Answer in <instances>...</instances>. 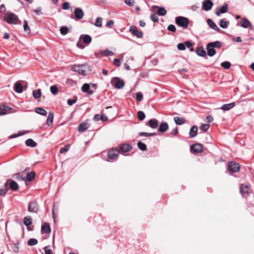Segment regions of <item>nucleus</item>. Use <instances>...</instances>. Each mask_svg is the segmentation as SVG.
Returning <instances> with one entry per match:
<instances>
[{
  "label": "nucleus",
  "instance_id": "1",
  "mask_svg": "<svg viewBox=\"0 0 254 254\" xmlns=\"http://www.w3.org/2000/svg\"><path fill=\"white\" fill-rule=\"evenodd\" d=\"M71 69L82 75H86L90 72L89 66L86 64L74 65L71 67Z\"/></svg>",
  "mask_w": 254,
  "mask_h": 254
},
{
  "label": "nucleus",
  "instance_id": "2",
  "mask_svg": "<svg viewBox=\"0 0 254 254\" xmlns=\"http://www.w3.org/2000/svg\"><path fill=\"white\" fill-rule=\"evenodd\" d=\"M175 22L177 25L186 29L189 24V19L183 16H178L176 18Z\"/></svg>",
  "mask_w": 254,
  "mask_h": 254
},
{
  "label": "nucleus",
  "instance_id": "3",
  "mask_svg": "<svg viewBox=\"0 0 254 254\" xmlns=\"http://www.w3.org/2000/svg\"><path fill=\"white\" fill-rule=\"evenodd\" d=\"M4 19L9 24H15L18 20L17 16L11 12H7L4 16Z\"/></svg>",
  "mask_w": 254,
  "mask_h": 254
},
{
  "label": "nucleus",
  "instance_id": "4",
  "mask_svg": "<svg viewBox=\"0 0 254 254\" xmlns=\"http://www.w3.org/2000/svg\"><path fill=\"white\" fill-rule=\"evenodd\" d=\"M119 154V151L118 149H112L108 151L107 156L111 161H114L117 159Z\"/></svg>",
  "mask_w": 254,
  "mask_h": 254
},
{
  "label": "nucleus",
  "instance_id": "5",
  "mask_svg": "<svg viewBox=\"0 0 254 254\" xmlns=\"http://www.w3.org/2000/svg\"><path fill=\"white\" fill-rule=\"evenodd\" d=\"M39 209L38 204L36 201H32L29 203L28 207V210L30 213H36Z\"/></svg>",
  "mask_w": 254,
  "mask_h": 254
},
{
  "label": "nucleus",
  "instance_id": "6",
  "mask_svg": "<svg viewBox=\"0 0 254 254\" xmlns=\"http://www.w3.org/2000/svg\"><path fill=\"white\" fill-rule=\"evenodd\" d=\"M229 170L232 172H238L240 169V165L235 162H231L228 165Z\"/></svg>",
  "mask_w": 254,
  "mask_h": 254
},
{
  "label": "nucleus",
  "instance_id": "7",
  "mask_svg": "<svg viewBox=\"0 0 254 254\" xmlns=\"http://www.w3.org/2000/svg\"><path fill=\"white\" fill-rule=\"evenodd\" d=\"M129 31L130 32L138 38H142L143 36V33L138 31L136 27L134 25H131L129 28Z\"/></svg>",
  "mask_w": 254,
  "mask_h": 254
},
{
  "label": "nucleus",
  "instance_id": "8",
  "mask_svg": "<svg viewBox=\"0 0 254 254\" xmlns=\"http://www.w3.org/2000/svg\"><path fill=\"white\" fill-rule=\"evenodd\" d=\"M190 151L195 153H200L203 150V147L201 144L196 143L191 145L190 147Z\"/></svg>",
  "mask_w": 254,
  "mask_h": 254
},
{
  "label": "nucleus",
  "instance_id": "9",
  "mask_svg": "<svg viewBox=\"0 0 254 254\" xmlns=\"http://www.w3.org/2000/svg\"><path fill=\"white\" fill-rule=\"evenodd\" d=\"M74 14L76 19L80 20L82 18L84 15V12L81 8H75L74 11Z\"/></svg>",
  "mask_w": 254,
  "mask_h": 254
},
{
  "label": "nucleus",
  "instance_id": "10",
  "mask_svg": "<svg viewBox=\"0 0 254 254\" xmlns=\"http://www.w3.org/2000/svg\"><path fill=\"white\" fill-rule=\"evenodd\" d=\"M81 91L83 92L87 93L89 95L93 93V90L90 89V84L88 83H84L81 88Z\"/></svg>",
  "mask_w": 254,
  "mask_h": 254
},
{
  "label": "nucleus",
  "instance_id": "11",
  "mask_svg": "<svg viewBox=\"0 0 254 254\" xmlns=\"http://www.w3.org/2000/svg\"><path fill=\"white\" fill-rule=\"evenodd\" d=\"M250 190V186L245 184H242L240 188V191L243 197L245 194H248Z\"/></svg>",
  "mask_w": 254,
  "mask_h": 254
},
{
  "label": "nucleus",
  "instance_id": "12",
  "mask_svg": "<svg viewBox=\"0 0 254 254\" xmlns=\"http://www.w3.org/2000/svg\"><path fill=\"white\" fill-rule=\"evenodd\" d=\"M111 84L117 89H121L125 85L124 80H111Z\"/></svg>",
  "mask_w": 254,
  "mask_h": 254
},
{
  "label": "nucleus",
  "instance_id": "13",
  "mask_svg": "<svg viewBox=\"0 0 254 254\" xmlns=\"http://www.w3.org/2000/svg\"><path fill=\"white\" fill-rule=\"evenodd\" d=\"M146 125L149 126L153 129H155L158 126V122L157 120L154 119H150L148 123L146 124Z\"/></svg>",
  "mask_w": 254,
  "mask_h": 254
},
{
  "label": "nucleus",
  "instance_id": "14",
  "mask_svg": "<svg viewBox=\"0 0 254 254\" xmlns=\"http://www.w3.org/2000/svg\"><path fill=\"white\" fill-rule=\"evenodd\" d=\"M132 149V146L129 144H123L120 147V150L123 153L127 152Z\"/></svg>",
  "mask_w": 254,
  "mask_h": 254
},
{
  "label": "nucleus",
  "instance_id": "15",
  "mask_svg": "<svg viewBox=\"0 0 254 254\" xmlns=\"http://www.w3.org/2000/svg\"><path fill=\"white\" fill-rule=\"evenodd\" d=\"M213 5V2L210 0H207L203 2V8L205 11L210 10Z\"/></svg>",
  "mask_w": 254,
  "mask_h": 254
},
{
  "label": "nucleus",
  "instance_id": "16",
  "mask_svg": "<svg viewBox=\"0 0 254 254\" xmlns=\"http://www.w3.org/2000/svg\"><path fill=\"white\" fill-rule=\"evenodd\" d=\"M6 182H7V186L8 185V183H9V187L11 190L15 191L18 189V185L15 181L8 180Z\"/></svg>",
  "mask_w": 254,
  "mask_h": 254
},
{
  "label": "nucleus",
  "instance_id": "17",
  "mask_svg": "<svg viewBox=\"0 0 254 254\" xmlns=\"http://www.w3.org/2000/svg\"><path fill=\"white\" fill-rule=\"evenodd\" d=\"M13 90L18 93H21L23 92V87L20 83L16 82L15 83Z\"/></svg>",
  "mask_w": 254,
  "mask_h": 254
},
{
  "label": "nucleus",
  "instance_id": "18",
  "mask_svg": "<svg viewBox=\"0 0 254 254\" xmlns=\"http://www.w3.org/2000/svg\"><path fill=\"white\" fill-rule=\"evenodd\" d=\"M169 127L168 125L166 122L162 123L159 127L158 131L160 132H164L168 130Z\"/></svg>",
  "mask_w": 254,
  "mask_h": 254
},
{
  "label": "nucleus",
  "instance_id": "19",
  "mask_svg": "<svg viewBox=\"0 0 254 254\" xmlns=\"http://www.w3.org/2000/svg\"><path fill=\"white\" fill-rule=\"evenodd\" d=\"M207 23L208 25L209 26L210 28L212 29L219 32L220 29L216 25V24L210 19H208L207 20Z\"/></svg>",
  "mask_w": 254,
  "mask_h": 254
},
{
  "label": "nucleus",
  "instance_id": "20",
  "mask_svg": "<svg viewBox=\"0 0 254 254\" xmlns=\"http://www.w3.org/2000/svg\"><path fill=\"white\" fill-rule=\"evenodd\" d=\"M228 5L227 3H225L221 7L220 10H216L215 11V14L217 16H219L220 13H226L228 11Z\"/></svg>",
  "mask_w": 254,
  "mask_h": 254
},
{
  "label": "nucleus",
  "instance_id": "21",
  "mask_svg": "<svg viewBox=\"0 0 254 254\" xmlns=\"http://www.w3.org/2000/svg\"><path fill=\"white\" fill-rule=\"evenodd\" d=\"M41 230L42 232L49 234L51 232V228L48 223H45L42 225Z\"/></svg>",
  "mask_w": 254,
  "mask_h": 254
},
{
  "label": "nucleus",
  "instance_id": "22",
  "mask_svg": "<svg viewBox=\"0 0 254 254\" xmlns=\"http://www.w3.org/2000/svg\"><path fill=\"white\" fill-rule=\"evenodd\" d=\"M89 128L88 124L83 123L79 124L78 128V131L80 132H83Z\"/></svg>",
  "mask_w": 254,
  "mask_h": 254
},
{
  "label": "nucleus",
  "instance_id": "23",
  "mask_svg": "<svg viewBox=\"0 0 254 254\" xmlns=\"http://www.w3.org/2000/svg\"><path fill=\"white\" fill-rule=\"evenodd\" d=\"M197 133V127L196 126H192L190 131L189 135L190 138L195 137Z\"/></svg>",
  "mask_w": 254,
  "mask_h": 254
},
{
  "label": "nucleus",
  "instance_id": "24",
  "mask_svg": "<svg viewBox=\"0 0 254 254\" xmlns=\"http://www.w3.org/2000/svg\"><path fill=\"white\" fill-rule=\"evenodd\" d=\"M235 106V103H231L230 104H224L221 106V109L224 111H228L233 108Z\"/></svg>",
  "mask_w": 254,
  "mask_h": 254
},
{
  "label": "nucleus",
  "instance_id": "25",
  "mask_svg": "<svg viewBox=\"0 0 254 254\" xmlns=\"http://www.w3.org/2000/svg\"><path fill=\"white\" fill-rule=\"evenodd\" d=\"M35 112L41 115L46 116L47 114V111L41 107H37L35 109Z\"/></svg>",
  "mask_w": 254,
  "mask_h": 254
},
{
  "label": "nucleus",
  "instance_id": "26",
  "mask_svg": "<svg viewBox=\"0 0 254 254\" xmlns=\"http://www.w3.org/2000/svg\"><path fill=\"white\" fill-rule=\"evenodd\" d=\"M8 190V187H7V182H6L2 188H0V195L4 196Z\"/></svg>",
  "mask_w": 254,
  "mask_h": 254
},
{
  "label": "nucleus",
  "instance_id": "27",
  "mask_svg": "<svg viewBox=\"0 0 254 254\" xmlns=\"http://www.w3.org/2000/svg\"><path fill=\"white\" fill-rule=\"evenodd\" d=\"M196 53L198 56L201 57H204L206 55V52L202 47H198L196 49Z\"/></svg>",
  "mask_w": 254,
  "mask_h": 254
},
{
  "label": "nucleus",
  "instance_id": "28",
  "mask_svg": "<svg viewBox=\"0 0 254 254\" xmlns=\"http://www.w3.org/2000/svg\"><path fill=\"white\" fill-rule=\"evenodd\" d=\"M206 50L207 51V54L209 56H213L216 54V51L212 47H209L208 44L206 46Z\"/></svg>",
  "mask_w": 254,
  "mask_h": 254
},
{
  "label": "nucleus",
  "instance_id": "29",
  "mask_svg": "<svg viewBox=\"0 0 254 254\" xmlns=\"http://www.w3.org/2000/svg\"><path fill=\"white\" fill-rule=\"evenodd\" d=\"M174 122L178 125H182L185 123V120L179 117H175L174 118Z\"/></svg>",
  "mask_w": 254,
  "mask_h": 254
},
{
  "label": "nucleus",
  "instance_id": "30",
  "mask_svg": "<svg viewBox=\"0 0 254 254\" xmlns=\"http://www.w3.org/2000/svg\"><path fill=\"white\" fill-rule=\"evenodd\" d=\"M54 113L50 112L47 119V124L48 126L51 125L53 123Z\"/></svg>",
  "mask_w": 254,
  "mask_h": 254
},
{
  "label": "nucleus",
  "instance_id": "31",
  "mask_svg": "<svg viewBox=\"0 0 254 254\" xmlns=\"http://www.w3.org/2000/svg\"><path fill=\"white\" fill-rule=\"evenodd\" d=\"M25 144L27 146H30L32 147H35L37 145L36 142L31 138L28 139L26 141Z\"/></svg>",
  "mask_w": 254,
  "mask_h": 254
},
{
  "label": "nucleus",
  "instance_id": "32",
  "mask_svg": "<svg viewBox=\"0 0 254 254\" xmlns=\"http://www.w3.org/2000/svg\"><path fill=\"white\" fill-rule=\"evenodd\" d=\"M209 47L220 48L221 47V43L219 41H215L208 43Z\"/></svg>",
  "mask_w": 254,
  "mask_h": 254
},
{
  "label": "nucleus",
  "instance_id": "33",
  "mask_svg": "<svg viewBox=\"0 0 254 254\" xmlns=\"http://www.w3.org/2000/svg\"><path fill=\"white\" fill-rule=\"evenodd\" d=\"M81 37L82 38L83 41L85 44H89L91 42L92 38L88 35H83Z\"/></svg>",
  "mask_w": 254,
  "mask_h": 254
},
{
  "label": "nucleus",
  "instance_id": "34",
  "mask_svg": "<svg viewBox=\"0 0 254 254\" xmlns=\"http://www.w3.org/2000/svg\"><path fill=\"white\" fill-rule=\"evenodd\" d=\"M32 95L33 97L35 99H39L41 96V92L40 89L34 90L32 92Z\"/></svg>",
  "mask_w": 254,
  "mask_h": 254
},
{
  "label": "nucleus",
  "instance_id": "35",
  "mask_svg": "<svg viewBox=\"0 0 254 254\" xmlns=\"http://www.w3.org/2000/svg\"><path fill=\"white\" fill-rule=\"evenodd\" d=\"M240 23L241 26L244 28H247L251 24L250 21L247 18L242 19Z\"/></svg>",
  "mask_w": 254,
  "mask_h": 254
},
{
  "label": "nucleus",
  "instance_id": "36",
  "mask_svg": "<svg viewBox=\"0 0 254 254\" xmlns=\"http://www.w3.org/2000/svg\"><path fill=\"white\" fill-rule=\"evenodd\" d=\"M23 223L28 227L32 224V219L30 217H25L23 219Z\"/></svg>",
  "mask_w": 254,
  "mask_h": 254
},
{
  "label": "nucleus",
  "instance_id": "37",
  "mask_svg": "<svg viewBox=\"0 0 254 254\" xmlns=\"http://www.w3.org/2000/svg\"><path fill=\"white\" fill-rule=\"evenodd\" d=\"M35 174L34 172L28 173L26 177V180L30 182L33 180L35 178Z\"/></svg>",
  "mask_w": 254,
  "mask_h": 254
},
{
  "label": "nucleus",
  "instance_id": "38",
  "mask_svg": "<svg viewBox=\"0 0 254 254\" xmlns=\"http://www.w3.org/2000/svg\"><path fill=\"white\" fill-rule=\"evenodd\" d=\"M23 28L24 31L27 34H29L30 33V29L28 25V22L26 20H24L23 21Z\"/></svg>",
  "mask_w": 254,
  "mask_h": 254
},
{
  "label": "nucleus",
  "instance_id": "39",
  "mask_svg": "<svg viewBox=\"0 0 254 254\" xmlns=\"http://www.w3.org/2000/svg\"><path fill=\"white\" fill-rule=\"evenodd\" d=\"M38 244V240L36 239H30L27 242V245L30 246H34Z\"/></svg>",
  "mask_w": 254,
  "mask_h": 254
},
{
  "label": "nucleus",
  "instance_id": "40",
  "mask_svg": "<svg viewBox=\"0 0 254 254\" xmlns=\"http://www.w3.org/2000/svg\"><path fill=\"white\" fill-rule=\"evenodd\" d=\"M157 14L160 16H164L167 13L166 10L163 7H160L157 10Z\"/></svg>",
  "mask_w": 254,
  "mask_h": 254
},
{
  "label": "nucleus",
  "instance_id": "41",
  "mask_svg": "<svg viewBox=\"0 0 254 254\" xmlns=\"http://www.w3.org/2000/svg\"><path fill=\"white\" fill-rule=\"evenodd\" d=\"M137 146L138 148L142 151H145L147 149L146 145L141 141L138 142Z\"/></svg>",
  "mask_w": 254,
  "mask_h": 254
},
{
  "label": "nucleus",
  "instance_id": "42",
  "mask_svg": "<svg viewBox=\"0 0 254 254\" xmlns=\"http://www.w3.org/2000/svg\"><path fill=\"white\" fill-rule=\"evenodd\" d=\"M145 117V114L143 112L139 111L137 112V118L139 120L143 121Z\"/></svg>",
  "mask_w": 254,
  "mask_h": 254
},
{
  "label": "nucleus",
  "instance_id": "43",
  "mask_svg": "<svg viewBox=\"0 0 254 254\" xmlns=\"http://www.w3.org/2000/svg\"><path fill=\"white\" fill-rule=\"evenodd\" d=\"M228 22L226 21L224 19H221L220 20L219 25L222 28H226L228 26Z\"/></svg>",
  "mask_w": 254,
  "mask_h": 254
},
{
  "label": "nucleus",
  "instance_id": "44",
  "mask_svg": "<svg viewBox=\"0 0 254 254\" xmlns=\"http://www.w3.org/2000/svg\"><path fill=\"white\" fill-rule=\"evenodd\" d=\"M156 135V133H147L145 132H141L139 133V135L140 136H155Z\"/></svg>",
  "mask_w": 254,
  "mask_h": 254
},
{
  "label": "nucleus",
  "instance_id": "45",
  "mask_svg": "<svg viewBox=\"0 0 254 254\" xmlns=\"http://www.w3.org/2000/svg\"><path fill=\"white\" fill-rule=\"evenodd\" d=\"M94 25L98 27H100L102 25V19L101 17H97Z\"/></svg>",
  "mask_w": 254,
  "mask_h": 254
},
{
  "label": "nucleus",
  "instance_id": "46",
  "mask_svg": "<svg viewBox=\"0 0 254 254\" xmlns=\"http://www.w3.org/2000/svg\"><path fill=\"white\" fill-rule=\"evenodd\" d=\"M210 127V125L207 124H202L200 127V129L203 131H206Z\"/></svg>",
  "mask_w": 254,
  "mask_h": 254
},
{
  "label": "nucleus",
  "instance_id": "47",
  "mask_svg": "<svg viewBox=\"0 0 254 254\" xmlns=\"http://www.w3.org/2000/svg\"><path fill=\"white\" fill-rule=\"evenodd\" d=\"M58 87L56 85H53L50 87V91L51 93L54 95L58 93Z\"/></svg>",
  "mask_w": 254,
  "mask_h": 254
},
{
  "label": "nucleus",
  "instance_id": "48",
  "mask_svg": "<svg viewBox=\"0 0 254 254\" xmlns=\"http://www.w3.org/2000/svg\"><path fill=\"white\" fill-rule=\"evenodd\" d=\"M143 99V95L140 92H137L136 93V100L138 102H141Z\"/></svg>",
  "mask_w": 254,
  "mask_h": 254
},
{
  "label": "nucleus",
  "instance_id": "49",
  "mask_svg": "<svg viewBox=\"0 0 254 254\" xmlns=\"http://www.w3.org/2000/svg\"><path fill=\"white\" fill-rule=\"evenodd\" d=\"M221 66L226 69H229L231 66V64L229 62H224L221 63Z\"/></svg>",
  "mask_w": 254,
  "mask_h": 254
},
{
  "label": "nucleus",
  "instance_id": "50",
  "mask_svg": "<svg viewBox=\"0 0 254 254\" xmlns=\"http://www.w3.org/2000/svg\"><path fill=\"white\" fill-rule=\"evenodd\" d=\"M11 109H12L11 108L9 107L4 104H2V105H0V110L1 111H7L11 110Z\"/></svg>",
  "mask_w": 254,
  "mask_h": 254
},
{
  "label": "nucleus",
  "instance_id": "51",
  "mask_svg": "<svg viewBox=\"0 0 254 254\" xmlns=\"http://www.w3.org/2000/svg\"><path fill=\"white\" fill-rule=\"evenodd\" d=\"M150 19L155 22L159 21V18L155 13H153L150 15Z\"/></svg>",
  "mask_w": 254,
  "mask_h": 254
},
{
  "label": "nucleus",
  "instance_id": "52",
  "mask_svg": "<svg viewBox=\"0 0 254 254\" xmlns=\"http://www.w3.org/2000/svg\"><path fill=\"white\" fill-rule=\"evenodd\" d=\"M113 54H114L112 51L108 50H106L102 53V55L105 56H112Z\"/></svg>",
  "mask_w": 254,
  "mask_h": 254
},
{
  "label": "nucleus",
  "instance_id": "53",
  "mask_svg": "<svg viewBox=\"0 0 254 254\" xmlns=\"http://www.w3.org/2000/svg\"><path fill=\"white\" fill-rule=\"evenodd\" d=\"M60 32L62 35H65L67 33L68 28L66 27H61Z\"/></svg>",
  "mask_w": 254,
  "mask_h": 254
},
{
  "label": "nucleus",
  "instance_id": "54",
  "mask_svg": "<svg viewBox=\"0 0 254 254\" xmlns=\"http://www.w3.org/2000/svg\"><path fill=\"white\" fill-rule=\"evenodd\" d=\"M125 3L129 6H133L134 4V0H125Z\"/></svg>",
  "mask_w": 254,
  "mask_h": 254
},
{
  "label": "nucleus",
  "instance_id": "55",
  "mask_svg": "<svg viewBox=\"0 0 254 254\" xmlns=\"http://www.w3.org/2000/svg\"><path fill=\"white\" fill-rule=\"evenodd\" d=\"M184 44L185 45V47H187L189 48H190V50L191 51H193V49L192 48V43L190 42V41H186L184 43Z\"/></svg>",
  "mask_w": 254,
  "mask_h": 254
},
{
  "label": "nucleus",
  "instance_id": "56",
  "mask_svg": "<svg viewBox=\"0 0 254 254\" xmlns=\"http://www.w3.org/2000/svg\"><path fill=\"white\" fill-rule=\"evenodd\" d=\"M25 133H26V131L23 130L22 131L19 132L18 133L14 134L11 135L10 137L11 138H15V137H18V136H19L20 135H23Z\"/></svg>",
  "mask_w": 254,
  "mask_h": 254
},
{
  "label": "nucleus",
  "instance_id": "57",
  "mask_svg": "<svg viewBox=\"0 0 254 254\" xmlns=\"http://www.w3.org/2000/svg\"><path fill=\"white\" fill-rule=\"evenodd\" d=\"M167 29L173 32H175L176 31V27L173 24L169 25L167 27Z\"/></svg>",
  "mask_w": 254,
  "mask_h": 254
},
{
  "label": "nucleus",
  "instance_id": "58",
  "mask_svg": "<svg viewBox=\"0 0 254 254\" xmlns=\"http://www.w3.org/2000/svg\"><path fill=\"white\" fill-rule=\"evenodd\" d=\"M69 145H65L64 147L60 149V152L61 153H63L64 152H67L69 150Z\"/></svg>",
  "mask_w": 254,
  "mask_h": 254
},
{
  "label": "nucleus",
  "instance_id": "59",
  "mask_svg": "<svg viewBox=\"0 0 254 254\" xmlns=\"http://www.w3.org/2000/svg\"><path fill=\"white\" fill-rule=\"evenodd\" d=\"M62 8L64 10L68 9L69 8V3L67 1L64 2Z\"/></svg>",
  "mask_w": 254,
  "mask_h": 254
},
{
  "label": "nucleus",
  "instance_id": "60",
  "mask_svg": "<svg viewBox=\"0 0 254 254\" xmlns=\"http://www.w3.org/2000/svg\"><path fill=\"white\" fill-rule=\"evenodd\" d=\"M178 131L177 127L174 128L171 132H170V134L172 136H176L178 134Z\"/></svg>",
  "mask_w": 254,
  "mask_h": 254
},
{
  "label": "nucleus",
  "instance_id": "61",
  "mask_svg": "<svg viewBox=\"0 0 254 254\" xmlns=\"http://www.w3.org/2000/svg\"><path fill=\"white\" fill-rule=\"evenodd\" d=\"M76 99H68L67 100V104L69 106H71L73 104H74L75 103H76Z\"/></svg>",
  "mask_w": 254,
  "mask_h": 254
},
{
  "label": "nucleus",
  "instance_id": "62",
  "mask_svg": "<svg viewBox=\"0 0 254 254\" xmlns=\"http://www.w3.org/2000/svg\"><path fill=\"white\" fill-rule=\"evenodd\" d=\"M178 49L180 50H184L185 49V45L183 43H179L177 46Z\"/></svg>",
  "mask_w": 254,
  "mask_h": 254
},
{
  "label": "nucleus",
  "instance_id": "63",
  "mask_svg": "<svg viewBox=\"0 0 254 254\" xmlns=\"http://www.w3.org/2000/svg\"><path fill=\"white\" fill-rule=\"evenodd\" d=\"M44 251L45 252V254H53V252L52 250L48 249L47 246L44 248Z\"/></svg>",
  "mask_w": 254,
  "mask_h": 254
},
{
  "label": "nucleus",
  "instance_id": "64",
  "mask_svg": "<svg viewBox=\"0 0 254 254\" xmlns=\"http://www.w3.org/2000/svg\"><path fill=\"white\" fill-rule=\"evenodd\" d=\"M113 64L117 66H119L121 64L120 61L119 59H115L114 60Z\"/></svg>",
  "mask_w": 254,
  "mask_h": 254
}]
</instances>
